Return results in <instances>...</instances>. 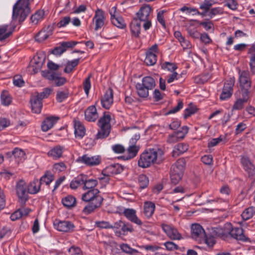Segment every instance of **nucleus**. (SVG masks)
Segmentation results:
<instances>
[{
  "label": "nucleus",
  "instance_id": "1a4fd4ad",
  "mask_svg": "<svg viewBox=\"0 0 255 255\" xmlns=\"http://www.w3.org/2000/svg\"><path fill=\"white\" fill-rule=\"evenodd\" d=\"M77 161L88 166H93L98 165L101 163V157L100 155L91 156L85 154L79 157Z\"/></svg>",
  "mask_w": 255,
  "mask_h": 255
},
{
  "label": "nucleus",
  "instance_id": "4d7b16f0",
  "mask_svg": "<svg viewBox=\"0 0 255 255\" xmlns=\"http://www.w3.org/2000/svg\"><path fill=\"white\" fill-rule=\"evenodd\" d=\"M110 128H100L96 135V138L102 139L107 137L110 134Z\"/></svg>",
  "mask_w": 255,
  "mask_h": 255
},
{
  "label": "nucleus",
  "instance_id": "79ce46f5",
  "mask_svg": "<svg viewBox=\"0 0 255 255\" xmlns=\"http://www.w3.org/2000/svg\"><path fill=\"white\" fill-rule=\"evenodd\" d=\"M255 215V207H250L246 209L242 214V217L244 220H248L252 218Z\"/></svg>",
  "mask_w": 255,
  "mask_h": 255
},
{
  "label": "nucleus",
  "instance_id": "473e14b6",
  "mask_svg": "<svg viewBox=\"0 0 255 255\" xmlns=\"http://www.w3.org/2000/svg\"><path fill=\"white\" fill-rule=\"evenodd\" d=\"M59 120L56 116H49L42 122L41 128H52L54 126Z\"/></svg>",
  "mask_w": 255,
  "mask_h": 255
},
{
  "label": "nucleus",
  "instance_id": "052dcab7",
  "mask_svg": "<svg viewBox=\"0 0 255 255\" xmlns=\"http://www.w3.org/2000/svg\"><path fill=\"white\" fill-rule=\"evenodd\" d=\"M52 92V89L49 88H44L43 91L40 93H37L35 94L38 95L42 100L43 99L47 98Z\"/></svg>",
  "mask_w": 255,
  "mask_h": 255
},
{
  "label": "nucleus",
  "instance_id": "338daca9",
  "mask_svg": "<svg viewBox=\"0 0 255 255\" xmlns=\"http://www.w3.org/2000/svg\"><path fill=\"white\" fill-rule=\"evenodd\" d=\"M164 246L165 247L166 249L169 251H173L178 249L177 245L172 242H166L164 243Z\"/></svg>",
  "mask_w": 255,
  "mask_h": 255
},
{
  "label": "nucleus",
  "instance_id": "ddd939ff",
  "mask_svg": "<svg viewBox=\"0 0 255 255\" xmlns=\"http://www.w3.org/2000/svg\"><path fill=\"white\" fill-rule=\"evenodd\" d=\"M54 226L58 231L63 232H71L75 227L72 223L67 221H55Z\"/></svg>",
  "mask_w": 255,
  "mask_h": 255
},
{
  "label": "nucleus",
  "instance_id": "13d9d810",
  "mask_svg": "<svg viewBox=\"0 0 255 255\" xmlns=\"http://www.w3.org/2000/svg\"><path fill=\"white\" fill-rule=\"evenodd\" d=\"M165 12L164 10H159L157 14V20L164 28H166V23L164 20V13Z\"/></svg>",
  "mask_w": 255,
  "mask_h": 255
},
{
  "label": "nucleus",
  "instance_id": "de8ad7c7",
  "mask_svg": "<svg viewBox=\"0 0 255 255\" xmlns=\"http://www.w3.org/2000/svg\"><path fill=\"white\" fill-rule=\"evenodd\" d=\"M12 153L14 157L19 161H22L25 159V154L24 152L19 148H15L12 151Z\"/></svg>",
  "mask_w": 255,
  "mask_h": 255
},
{
  "label": "nucleus",
  "instance_id": "b1692460",
  "mask_svg": "<svg viewBox=\"0 0 255 255\" xmlns=\"http://www.w3.org/2000/svg\"><path fill=\"white\" fill-rule=\"evenodd\" d=\"M140 149V146L134 144H129L127 148L128 154L123 156L126 160L131 159L135 157Z\"/></svg>",
  "mask_w": 255,
  "mask_h": 255
},
{
  "label": "nucleus",
  "instance_id": "58836bf2",
  "mask_svg": "<svg viewBox=\"0 0 255 255\" xmlns=\"http://www.w3.org/2000/svg\"><path fill=\"white\" fill-rule=\"evenodd\" d=\"M84 183V175H80L74 178L70 183V186L71 189H76Z\"/></svg>",
  "mask_w": 255,
  "mask_h": 255
},
{
  "label": "nucleus",
  "instance_id": "a19ab883",
  "mask_svg": "<svg viewBox=\"0 0 255 255\" xmlns=\"http://www.w3.org/2000/svg\"><path fill=\"white\" fill-rule=\"evenodd\" d=\"M84 183L83 188L84 190L94 188L98 183L97 180L93 179H87V178L85 175H84Z\"/></svg>",
  "mask_w": 255,
  "mask_h": 255
},
{
  "label": "nucleus",
  "instance_id": "4468645a",
  "mask_svg": "<svg viewBox=\"0 0 255 255\" xmlns=\"http://www.w3.org/2000/svg\"><path fill=\"white\" fill-rule=\"evenodd\" d=\"M99 191L97 189H93L82 195V200L86 202H97V199L99 198L101 199L103 202V198L99 195Z\"/></svg>",
  "mask_w": 255,
  "mask_h": 255
},
{
  "label": "nucleus",
  "instance_id": "bf43d9fd",
  "mask_svg": "<svg viewBox=\"0 0 255 255\" xmlns=\"http://www.w3.org/2000/svg\"><path fill=\"white\" fill-rule=\"evenodd\" d=\"M148 179L146 175L141 174L138 177V183L141 188H144L148 184Z\"/></svg>",
  "mask_w": 255,
  "mask_h": 255
},
{
  "label": "nucleus",
  "instance_id": "09e8293b",
  "mask_svg": "<svg viewBox=\"0 0 255 255\" xmlns=\"http://www.w3.org/2000/svg\"><path fill=\"white\" fill-rule=\"evenodd\" d=\"M53 180V175L51 172L47 171L41 177L39 181L41 182V184L45 183L46 185H49Z\"/></svg>",
  "mask_w": 255,
  "mask_h": 255
},
{
  "label": "nucleus",
  "instance_id": "4c0bfd02",
  "mask_svg": "<svg viewBox=\"0 0 255 255\" xmlns=\"http://www.w3.org/2000/svg\"><path fill=\"white\" fill-rule=\"evenodd\" d=\"M130 31L135 36H138L140 32V24L137 22L136 19L131 21L130 25Z\"/></svg>",
  "mask_w": 255,
  "mask_h": 255
},
{
  "label": "nucleus",
  "instance_id": "49530a36",
  "mask_svg": "<svg viewBox=\"0 0 255 255\" xmlns=\"http://www.w3.org/2000/svg\"><path fill=\"white\" fill-rule=\"evenodd\" d=\"M132 231L133 228L131 225L129 224H126L123 222V224L122 225L121 231L120 232L116 231L115 233L117 236H120L121 235H125L127 234L128 232H132Z\"/></svg>",
  "mask_w": 255,
  "mask_h": 255
},
{
  "label": "nucleus",
  "instance_id": "3c124183",
  "mask_svg": "<svg viewBox=\"0 0 255 255\" xmlns=\"http://www.w3.org/2000/svg\"><path fill=\"white\" fill-rule=\"evenodd\" d=\"M8 26L0 25V41H2L7 38L11 33V32L7 29Z\"/></svg>",
  "mask_w": 255,
  "mask_h": 255
},
{
  "label": "nucleus",
  "instance_id": "c85d7f7f",
  "mask_svg": "<svg viewBox=\"0 0 255 255\" xmlns=\"http://www.w3.org/2000/svg\"><path fill=\"white\" fill-rule=\"evenodd\" d=\"M241 162L244 169L248 172L249 175H252L255 171V167L249 158L247 157H242Z\"/></svg>",
  "mask_w": 255,
  "mask_h": 255
},
{
  "label": "nucleus",
  "instance_id": "dca6fc26",
  "mask_svg": "<svg viewBox=\"0 0 255 255\" xmlns=\"http://www.w3.org/2000/svg\"><path fill=\"white\" fill-rule=\"evenodd\" d=\"M191 237L193 239L202 241V239L205 236V232L202 227L198 224H194L191 226Z\"/></svg>",
  "mask_w": 255,
  "mask_h": 255
},
{
  "label": "nucleus",
  "instance_id": "774afa93",
  "mask_svg": "<svg viewBox=\"0 0 255 255\" xmlns=\"http://www.w3.org/2000/svg\"><path fill=\"white\" fill-rule=\"evenodd\" d=\"M68 251L70 255H85L79 248L75 246L71 247Z\"/></svg>",
  "mask_w": 255,
  "mask_h": 255
},
{
  "label": "nucleus",
  "instance_id": "5fc2aeb1",
  "mask_svg": "<svg viewBox=\"0 0 255 255\" xmlns=\"http://www.w3.org/2000/svg\"><path fill=\"white\" fill-rule=\"evenodd\" d=\"M120 247L123 252L128 254L132 255L138 253L136 250L131 248L127 244H122L120 246Z\"/></svg>",
  "mask_w": 255,
  "mask_h": 255
},
{
  "label": "nucleus",
  "instance_id": "cd10ccee",
  "mask_svg": "<svg viewBox=\"0 0 255 255\" xmlns=\"http://www.w3.org/2000/svg\"><path fill=\"white\" fill-rule=\"evenodd\" d=\"M102 202L101 199L99 198L97 199V202H90L88 205L86 206L83 210V212L85 214H90L95 211V209L99 208Z\"/></svg>",
  "mask_w": 255,
  "mask_h": 255
},
{
  "label": "nucleus",
  "instance_id": "5701e85b",
  "mask_svg": "<svg viewBox=\"0 0 255 255\" xmlns=\"http://www.w3.org/2000/svg\"><path fill=\"white\" fill-rule=\"evenodd\" d=\"M85 116L86 120L88 121H95L98 117L96 107L95 106L89 107L85 112Z\"/></svg>",
  "mask_w": 255,
  "mask_h": 255
},
{
  "label": "nucleus",
  "instance_id": "6e6552de",
  "mask_svg": "<svg viewBox=\"0 0 255 255\" xmlns=\"http://www.w3.org/2000/svg\"><path fill=\"white\" fill-rule=\"evenodd\" d=\"M234 84L235 79L234 78H230L225 82L220 97L221 100H226L231 97Z\"/></svg>",
  "mask_w": 255,
  "mask_h": 255
},
{
  "label": "nucleus",
  "instance_id": "680f3d73",
  "mask_svg": "<svg viewBox=\"0 0 255 255\" xmlns=\"http://www.w3.org/2000/svg\"><path fill=\"white\" fill-rule=\"evenodd\" d=\"M66 166L63 162H59L53 165V170L55 173H60L65 170Z\"/></svg>",
  "mask_w": 255,
  "mask_h": 255
},
{
  "label": "nucleus",
  "instance_id": "0eeeda50",
  "mask_svg": "<svg viewBox=\"0 0 255 255\" xmlns=\"http://www.w3.org/2000/svg\"><path fill=\"white\" fill-rule=\"evenodd\" d=\"M16 192L19 202L21 204H24L28 199V195L26 192V183L24 180H21L17 182Z\"/></svg>",
  "mask_w": 255,
  "mask_h": 255
},
{
  "label": "nucleus",
  "instance_id": "a211bd4d",
  "mask_svg": "<svg viewBox=\"0 0 255 255\" xmlns=\"http://www.w3.org/2000/svg\"><path fill=\"white\" fill-rule=\"evenodd\" d=\"M31 110L33 113H40L42 107V100L35 94L31 96L30 99Z\"/></svg>",
  "mask_w": 255,
  "mask_h": 255
},
{
  "label": "nucleus",
  "instance_id": "423d86ee",
  "mask_svg": "<svg viewBox=\"0 0 255 255\" xmlns=\"http://www.w3.org/2000/svg\"><path fill=\"white\" fill-rule=\"evenodd\" d=\"M44 61V58L43 56H40L38 54L35 55L28 67V72L31 74L37 73L41 69Z\"/></svg>",
  "mask_w": 255,
  "mask_h": 255
},
{
  "label": "nucleus",
  "instance_id": "aec40b11",
  "mask_svg": "<svg viewBox=\"0 0 255 255\" xmlns=\"http://www.w3.org/2000/svg\"><path fill=\"white\" fill-rule=\"evenodd\" d=\"M103 107L109 109L113 103V93L111 89H109L105 93L101 100Z\"/></svg>",
  "mask_w": 255,
  "mask_h": 255
},
{
  "label": "nucleus",
  "instance_id": "69168bd1",
  "mask_svg": "<svg viewBox=\"0 0 255 255\" xmlns=\"http://www.w3.org/2000/svg\"><path fill=\"white\" fill-rule=\"evenodd\" d=\"M70 22V17L69 16H65L63 17L57 23V26L59 28L64 27L66 26Z\"/></svg>",
  "mask_w": 255,
  "mask_h": 255
},
{
  "label": "nucleus",
  "instance_id": "ea45409f",
  "mask_svg": "<svg viewBox=\"0 0 255 255\" xmlns=\"http://www.w3.org/2000/svg\"><path fill=\"white\" fill-rule=\"evenodd\" d=\"M44 11L43 10H39L33 14L31 17V22L34 24H37L44 18Z\"/></svg>",
  "mask_w": 255,
  "mask_h": 255
},
{
  "label": "nucleus",
  "instance_id": "f704fd0d",
  "mask_svg": "<svg viewBox=\"0 0 255 255\" xmlns=\"http://www.w3.org/2000/svg\"><path fill=\"white\" fill-rule=\"evenodd\" d=\"M135 88L137 95L142 98H146L149 95V90L141 85L140 83H138L135 85Z\"/></svg>",
  "mask_w": 255,
  "mask_h": 255
},
{
  "label": "nucleus",
  "instance_id": "f03ea898",
  "mask_svg": "<svg viewBox=\"0 0 255 255\" xmlns=\"http://www.w3.org/2000/svg\"><path fill=\"white\" fill-rule=\"evenodd\" d=\"M28 5V0H18L13 7V19L19 18V21L23 20L29 12Z\"/></svg>",
  "mask_w": 255,
  "mask_h": 255
},
{
  "label": "nucleus",
  "instance_id": "39448f33",
  "mask_svg": "<svg viewBox=\"0 0 255 255\" xmlns=\"http://www.w3.org/2000/svg\"><path fill=\"white\" fill-rule=\"evenodd\" d=\"M159 52L158 45L157 44L151 46L146 52L145 63L148 66L154 65L157 61V55Z\"/></svg>",
  "mask_w": 255,
  "mask_h": 255
},
{
  "label": "nucleus",
  "instance_id": "c03bdc74",
  "mask_svg": "<svg viewBox=\"0 0 255 255\" xmlns=\"http://www.w3.org/2000/svg\"><path fill=\"white\" fill-rule=\"evenodd\" d=\"M216 3L217 1L215 0H204L200 4V8L204 10L205 12H207L210 10V7Z\"/></svg>",
  "mask_w": 255,
  "mask_h": 255
},
{
  "label": "nucleus",
  "instance_id": "864d4df0",
  "mask_svg": "<svg viewBox=\"0 0 255 255\" xmlns=\"http://www.w3.org/2000/svg\"><path fill=\"white\" fill-rule=\"evenodd\" d=\"M197 111V108L196 106L192 104H190L188 107L185 110L184 117L185 118H187L196 113Z\"/></svg>",
  "mask_w": 255,
  "mask_h": 255
},
{
  "label": "nucleus",
  "instance_id": "393cba45",
  "mask_svg": "<svg viewBox=\"0 0 255 255\" xmlns=\"http://www.w3.org/2000/svg\"><path fill=\"white\" fill-rule=\"evenodd\" d=\"M231 237L243 242H247L249 240L248 238L244 234L243 230L238 227L233 228Z\"/></svg>",
  "mask_w": 255,
  "mask_h": 255
},
{
  "label": "nucleus",
  "instance_id": "20e7f679",
  "mask_svg": "<svg viewBox=\"0 0 255 255\" xmlns=\"http://www.w3.org/2000/svg\"><path fill=\"white\" fill-rule=\"evenodd\" d=\"M185 166V160L180 158L172 165L171 169V181L174 184H177L181 179L184 167Z\"/></svg>",
  "mask_w": 255,
  "mask_h": 255
},
{
  "label": "nucleus",
  "instance_id": "f257e3e1",
  "mask_svg": "<svg viewBox=\"0 0 255 255\" xmlns=\"http://www.w3.org/2000/svg\"><path fill=\"white\" fill-rule=\"evenodd\" d=\"M164 159V152L161 148L154 147L141 153L137 161L138 166L142 168L150 167L154 164H160Z\"/></svg>",
  "mask_w": 255,
  "mask_h": 255
},
{
  "label": "nucleus",
  "instance_id": "412c9836",
  "mask_svg": "<svg viewBox=\"0 0 255 255\" xmlns=\"http://www.w3.org/2000/svg\"><path fill=\"white\" fill-rule=\"evenodd\" d=\"M53 27L48 25L47 27L43 28L36 35L35 39L38 42H42L46 40L53 33Z\"/></svg>",
  "mask_w": 255,
  "mask_h": 255
},
{
  "label": "nucleus",
  "instance_id": "6ab92c4d",
  "mask_svg": "<svg viewBox=\"0 0 255 255\" xmlns=\"http://www.w3.org/2000/svg\"><path fill=\"white\" fill-rule=\"evenodd\" d=\"M105 19L104 11L100 9H98L96 11L95 16L93 18V21L95 22V29L96 30H98L102 27L104 24Z\"/></svg>",
  "mask_w": 255,
  "mask_h": 255
},
{
  "label": "nucleus",
  "instance_id": "a18cd8bd",
  "mask_svg": "<svg viewBox=\"0 0 255 255\" xmlns=\"http://www.w3.org/2000/svg\"><path fill=\"white\" fill-rule=\"evenodd\" d=\"M79 60L80 59L78 58L68 61L66 64V66L64 70V72L66 73L71 72L74 67L78 64Z\"/></svg>",
  "mask_w": 255,
  "mask_h": 255
},
{
  "label": "nucleus",
  "instance_id": "37998d69",
  "mask_svg": "<svg viewBox=\"0 0 255 255\" xmlns=\"http://www.w3.org/2000/svg\"><path fill=\"white\" fill-rule=\"evenodd\" d=\"M12 101V98L9 94L6 91H3L0 95V102L4 106H8Z\"/></svg>",
  "mask_w": 255,
  "mask_h": 255
},
{
  "label": "nucleus",
  "instance_id": "c756f323",
  "mask_svg": "<svg viewBox=\"0 0 255 255\" xmlns=\"http://www.w3.org/2000/svg\"><path fill=\"white\" fill-rule=\"evenodd\" d=\"M188 145L186 144L181 143L175 145L172 151V156L177 157L188 150Z\"/></svg>",
  "mask_w": 255,
  "mask_h": 255
},
{
  "label": "nucleus",
  "instance_id": "e2e57ef3",
  "mask_svg": "<svg viewBox=\"0 0 255 255\" xmlns=\"http://www.w3.org/2000/svg\"><path fill=\"white\" fill-rule=\"evenodd\" d=\"M246 103L241 98L238 99L233 106V110H239L243 108L244 103Z\"/></svg>",
  "mask_w": 255,
  "mask_h": 255
},
{
  "label": "nucleus",
  "instance_id": "bb28decb",
  "mask_svg": "<svg viewBox=\"0 0 255 255\" xmlns=\"http://www.w3.org/2000/svg\"><path fill=\"white\" fill-rule=\"evenodd\" d=\"M233 227L230 223H226L223 228L218 229L217 233L221 238H225L229 235L232 236Z\"/></svg>",
  "mask_w": 255,
  "mask_h": 255
},
{
  "label": "nucleus",
  "instance_id": "603ef678",
  "mask_svg": "<svg viewBox=\"0 0 255 255\" xmlns=\"http://www.w3.org/2000/svg\"><path fill=\"white\" fill-rule=\"evenodd\" d=\"M224 12L223 8L221 7H216L210 9L207 12V15L210 18H213L215 15L222 14Z\"/></svg>",
  "mask_w": 255,
  "mask_h": 255
},
{
  "label": "nucleus",
  "instance_id": "2eb2a0df",
  "mask_svg": "<svg viewBox=\"0 0 255 255\" xmlns=\"http://www.w3.org/2000/svg\"><path fill=\"white\" fill-rule=\"evenodd\" d=\"M162 228L170 239L178 240L181 239V236L180 234L173 226L170 225L163 224L162 225Z\"/></svg>",
  "mask_w": 255,
  "mask_h": 255
},
{
  "label": "nucleus",
  "instance_id": "9b49d317",
  "mask_svg": "<svg viewBox=\"0 0 255 255\" xmlns=\"http://www.w3.org/2000/svg\"><path fill=\"white\" fill-rule=\"evenodd\" d=\"M42 76L45 78L49 80L54 81L57 86H62L67 82L65 78L60 77L57 73L53 72L42 71Z\"/></svg>",
  "mask_w": 255,
  "mask_h": 255
},
{
  "label": "nucleus",
  "instance_id": "7c9ffc66",
  "mask_svg": "<svg viewBox=\"0 0 255 255\" xmlns=\"http://www.w3.org/2000/svg\"><path fill=\"white\" fill-rule=\"evenodd\" d=\"M155 204L150 201L145 202L144 204V214L148 218L151 217L154 213Z\"/></svg>",
  "mask_w": 255,
  "mask_h": 255
},
{
  "label": "nucleus",
  "instance_id": "9d476101",
  "mask_svg": "<svg viewBox=\"0 0 255 255\" xmlns=\"http://www.w3.org/2000/svg\"><path fill=\"white\" fill-rule=\"evenodd\" d=\"M188 132V128H176L167 138V142L173 143L182 139Z\"/></svg>",
  "mask_w": 255,
  "mask_h": 255
},
{
  "label": "nucleus",
  "instance_id": "2f4dec72",
  "mask_svg": "<svg viewBox=\"0 0 255 255\" xmlns=\"http://www.w3.org/2000/svg\"><path fill=\"white\" fill-rule=\"evenodd\" d=\"M62 203L65 207L71 208L76 206V199L72 195H67L62 198Z\"/></svg>",
  "mask_w": 255,
  "mask_h": 255
},
{
  "label": "nucleus",
  "instance_id": "6e6d98bb",
  "mask_svg": "<svg viewBox=\"0 0 255 255\" xmlns=\"http://www.w3.org/2000/svg\"><path fill=\"white\" fill-rule=\"evenodd\" d=\"M161 66L162 69L171 72L174 71L177 68V66L175 63L169 62H163L161 64Z\"/></svg>",
  "mask_w": 255,
  "mask_h": 255
},
{
  "label": "nucleus",
  "instance_id": "0e129e2a",
  "mask_svg": "<svg viewBox=\"0 0 255 255\" xmlns=\"http://www.w3.org/2000/svg\"><path fill=\"white\" fill-rule=\"evenodd\" d=\"M112 149L115 153L118 154L123 153L126 150L124 146L120 144H116L112 145Z\"/></svg>",
  "mask_w": 255,
  "mask_h": 255
},
{
  "label": "nucleus",
  "instance_id": "7ed1b4c3",
  "mask_svg": "<svg viewBox=\"0 0 255 255\" xmlns=\"http://www.w3.org/2000/svg\"><path fill=\"white\" fill-rule=\"evenodd\" d=\"M152 8L149 5H144L140 7L136 13V20L143 22V27L146 30L151 26L150 14L152 12Z\"/></svg>",
  "mask_w": 255,
  "mask_h": 255
},
{
  "label": "nucleus",
  "instance_id": "a878e982",
  "mask_svg": "<svg viewBox=\"0 0 255 255\" xmlns=\"http://www.w3.org/2000/svg\"><path fill=\"white\" fill-rule=\"evenodd\" d=\"M41 182L37 179H34L27 185V192L30 194H35L40 190Z\"/></svg>",
  "mask_w": 255,
  "mask_h": 255
},
{
  "label": "nucleus",
  "instance_id": "e433bc0d",
  "mask_svg": "<svg viewBox=\"0 0 255 255\" xmlns=\"http://www.w3.org/2000/svg\"><path fill=\"white\" fill-rule=\"evenodd\" d=\"M140 83L149 90H152L155 86L154 80L150 76L144 77Z\"/></svg>",
  "mask_w": 255,
  "mask_h": 255
},
{
  "label": "nucleus",
  "instance_id": "8fccbe9b",
  "mask_svg": "<svg viewBox=\"0 0 255 255\" xmlns=\"http://www.w3.org/2000/svg\"><path fill=\"white\" fill-rule=\"evenodd\" d=\"M111 21L114 25L118 28L122 29L124 28L126 26L124 20L120 15L113 18V19L111 20Z\"/></svg>",
  "mask_w": 255,
  "mask_h": 255
},
{
  "label": "nucleus",
  "instance_id": "f3484780",
  "mask_svg": "<svg viewBox=\"0 0 255 255\" xmlns=\"http://www.w3.org/2000/svg\"><path fill=\"white\" fill-rule=\"evenodd\" d=\"M115 124V119L109 113H105L99 119L98 125L99 128H111Z\"/></svg>",
  "mask_w": 255,
  "mask_h": 255
},
{
  "label": "nucleus",
  "instance_id": "c9c22d12",
  "mask_svg": "<svg viewBox=\"0 0 255 255\" xmlns=\"http://www.w3.org/2000/svg\"><path fill=\"white\" fill-rule=\"evenodd\" d=\"M119 167V164L109 165L103 170V173L110 177L114 174H117L120 172Z\"/></svg>",
  "mask_w": 255,
  "mask_h": 255
},
{
  "label": "nucleus",
  "instance_id": "72a5a7b5",
  "mask_svg": "<svg viewBox=\"0 0 255 255\" xmlns=\"http://www.w3.org/2000/svg\"><path fill=\"white\" fill-rule=\"evenodd\" d=\"M63 153V147L60 146L54 147L48 152V155L53 159H57L60 158Z\"/></svg>",
  "mask_w": 255,
  "mask_h": 255
},
{
  "label": "nucleus",
  "instance_id": "4be33fe9",
  "mask_svg": "<svg viewBox=\"0 0 255 255\" xmlns=\"http://www.w3.org/2000/svg\"><path fill=\"white\" fill-rule=\"evenodd\" d=\"M124 214L131 222L141 225L142 222L136 215V211L132 209H126L124 211Z\"/></svg>",
  "mask_w": 255,
  "mask_h": 255
},
{
  "label": "nucleus",
  "instance_id": "f8f14e48",
  "mask_svg": "<svg viewBox=\"0 0 255 255\" xmlns=\"http://www.w3.org/2000/svg\"><path fill=\"white\" fill-rule=\"evenodd\" d=\"M239 78L240 86L242 89H250L251 87V80L250 72L248 71H239Z\"/></svg>",
  "mask_w": 255,
  "mask_h": 255
}]
</instances>
